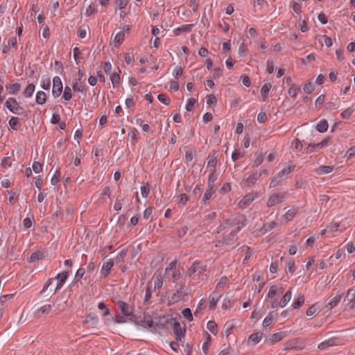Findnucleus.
Wrapping results in <instances>:
<instances>
[{
  "mask_svg": "<svg viewBox=\"0 0 355 355\" xmlns=\"http://www.w3.org/2000/svg\"><path fill=\"white\" fill-rule=\"evenodd\" d=\"M246 217L243 215H236L235 217L225 220L227 227L236 226L235 230L240 231L245 225Z\"/></svg>",
  "mask_w": 355,
  "mask_h": 355,
  "instance_id": "f257e3e1",
  "label": "nucleus"
},
{
  "mask_svg": "<svg viewBox=\"0 0 355 355\" xmlns=\"http://www.w3.org/2000/svg\"><path fill=\"white\" fill-rule=\"evenodd\" d=\"M169 322L172 326L176 340L181 342L182 338H184L185 335V328L182 327L180 324L178 322H176L175 319H171Z\"/></svg>",
  "mask_w": 355,
  "mask_h": 355,
  "instance_id": "f03ea898",
  "label": "nucleus"
},
{
  "mask_svg": "<svg viewBox=\"0 0 355 355\" xmlns=\"http://www.w3.org/2000/svg\"><path fill=\"white\" fill-rule=\"evenodd\" d=\"M5 106L15 114H20L23 110L15 98H9L6 101Z\"/></svg>",
  "mask_w": 355,
  "mask_h": 355,
  "instance_id": "7ed1b4c3",
  "label": "nucleus"
},
{
  "mask_svg": "<svg viewBox=\"0 0 355 355\" xmlns=\"http://www.w3.org/2000/svg\"><path fill=\"white\" fill-rule=\"evenodd\" d=\"M207 270V266L203 265L201 262L195 261L188 270V274L191 276L193 274L198 272V275H202Z\"/></svg>",
  "mask_w": 355,
  "mask_h": 355,
  "instance_id": "20e7f679",
  "label": "nucleus"
},
{
  "mask_svg": "<svg viewBox=\"0 0 355 355\" xmlns=\"http://www.w3.org/2000/svg\"><path fill=\"white\" fill-rule=\"evenodd\" d=\"M62 83L58 76H55L53 79L52 94L55 98L60 96L62 92Z\"/></svg>",
  "mask_w": 355,
  "mask_h": 355,
  "instance_id": "39448f33",
  "label": "nucleus"
},
{
  "mask_svg": "<svg viewBox=\"0 0 355 355\" xmlns=\"http://www.w3.org/2000/svg\"><path fill=\"white\" fill-rule=\"evenodd\" d=\"M116 304L121 309V312L123 316H132L133 315V308L129 306L123 301L118 300Z\"/></svg>",
  "mask_w": 355,
  "mask_h": 355,
  "instance_id": "423d86ee",
  "label": "nucleus"
},
{
  "mask_svg": "<svg viewBox=\"0 0 355 355\" xmlns=\"http://www.w3.org/2000/svg\"><path fill=\"white\" fill-rule=\"evenodd\" d=\"M68 275H69V272L64 271V272H62L58 274L55 277L54 279H57L58 282H57L56 287L51 289L53 293H55V291L59 290L62 287L63 284H64L65 281L67 280V279L68 277Z\"/></svg>",
  "mask_w": 355,
  "mask_h": 355,
  "instance_id": "0eeeda50",
  "label": "nucleus"
},
{
  "mask_svg": "<svg viewBox=\"0 0 355 355\" xmlns=\"http://www.w3.org/2000/svg\"><path fill=\"white\" fill-rule=\"evenodd\" d=\"M285 198V193H278V194H272L268 198L267 202V206L268 207H271L281 203Z\"/></svg>",
  "mask_w": 355,
  "mask_h": 355,
  "instance_id": "6e6552de",
  "label": "nucleus"
},
{
  "mask_svg": "<svg viewBox=\"0 0 355 355\" xmlns=\"http://www.w3.org/2000/svg\"><path fill=\"white\" fill-rule=\"evenodd\" d=\"M17 40L15 37H10L7 42L4 40L1 46L2 53H8L10 49L17 47Z\"/></svg>",
  "mask_w": 355,
  "mask_h": 355,
  "instance_id": "1a4fd4ad",
  "label": "nucleus"
},
{
  "mask_svg": "<svg viewBox=\"0 0 355 355\" xmlns=\"http://www.w3.org/2000/svg\"><path fill=\"white\" fill-rule=\"evenodd\" d=\"M340 343V339L338 338H331L326 341H324L318 345V349L324 350L329 347L338 345Z\"/></svg>",
  "mask_w": 355,
  "mask_h": 355,
  "instance_id": "9d476101",
  "label": "nucleus"
},
{
  "mask_svg": "<svg viewBox=\"0 0 355 355\" xmlns=\"http://www.w3.org/2000/svg\"><path fill=\"white\" fill-rule=\"evenodd\" d=\"M153 279L154 280V290L160 288L163 284V275L162 271L158 270L153 275Z\"/></svg>",
  "mask_w": 355,
  "mask_h": 355,
  "instance_id": "9b49d317",
  "label": "nucleus"
},
{
  "mask_svg": "<svg viewBox=\"0 0 355 355\" xmlns=\"http://www.w3.org/2000/svg\"><path fill=\"white\" fill-rule=\"evenodd\" d=\"M254 196L252 194H248L245 196L243 199L239 202V205L241 209H245L252 201Z\"/></svg>",
  "mask_w": 355,
  "mask_h": 355,
  "instance_id": "f8f14e48",
  "label": "nucleus"
},
{
  "mask_svg": "<svg viewBox=\"0 0 355 355\" xmlns=\"http://www.w3.org/2000/svg\"><path fill=\"white\" fill-rule=\"evenodd\" d=\"M54 171V175L51 178V182L53 185H55L60 181V172L58 166L55 167V165L51 168L50 173Z\"/></svg>",
  "mask_w": 355,
  "mask_h": 355,
  "instance_id": "ddd939ff",
  "label": "nucleus"
},
{
  "mask_svg": "<svg viewBox=\"0 0 355 355\" xmlns=\"http://www.w3.org/2000/svg\"><path fill=\"white\" fill-rule=\"evenodd\" d=\"M114 265V261L111 259H110L109 261L105 262L103 265V267H102V270H101V274L104 276V277H106L108 274H109V272L110 271L111 268H112Z\"/></svg>",
  "mask_w": 355,
  "mask_h": 355,
  "instance_id": "4468645a",
  "label": "nucleus"
},
{
  "mask_svg": "<svg viewBox=\"0 0 355 355\" xmlns=\"http://www.w3.org/2000/svg\"><path fill=\"white\" fill-rule=\"evenodd\" d=\"M260 176L261 173L259 174L257 171H254L246 178L245 181L248 186L254 185Z\"/></svg>",
  "mask_w": 355,
  "mask_h": 355,
  "instance_id": "2eb2a0df",
  "label": "nucleus"
},
{
  "mask_svg": "<svg viewBox=\"0 0 355 355\" xmlns=\"http://www.w3.org/2000/svg\"><path fill=\"white\" fill-rule=\"evenodd\" d=\"M343 296L342 293H338L336 296H335L333 299L330 300V302L326 306L329 309H331L334 306H336L338 302L340 301Z\"/></svg>",
  "mask_w": 355,
  "mask_h": 355,
  "instance_id": "dca6fc26",
  "label": "nucleus"
},
{
  "mask_svg": "<svg viewBox=\"0 0 355 355\" xmlns=\"http://www.w3.org/2000/svg\"><path fill=\"white\" fill-rule=\"evenodd\" d=\"M346 297L347 300L351 303L350 309L355 308V290L354 288L349 289Z\"/></svg>",
  "mask_w": 355,
  "mask_h": 355,
  "instance_id": "f3484780",
  "label": "nucleus"
},
{
  "mask_svg": "<svg viewBox=\"0 0 355 355\" xmlns=\"http://www.w3.org/2000/svg\"><path fill=\"white\" fill-rule=\"evenodd\" d=\"M98 321V317L93 314V313H89V315H87L85 320H84V323L85 324H89L90 323L92 326V327H94L95 325L97 324Z\"/></svg>",
  "mask_w": 355,
  "mask_h": 355,
  "instance_id": "a211bd4d",
  "label": "nucleus"
},
{
  "mask_svg": "<svg viewBox=\"0 0 355 355\" xmlns=\"http://www.w3.org/2000/svg\"><path fill=\"white\" fill-rule=\"evenodd\" d=\"M292 297V293L291 290H288L285 295L283 296V297L281 299V300L279 302V306L281 307H284L286 304L291 300Z\"/></svg>",
  "mask_w": 355,
  "mask_h": 355,
  "instance_id": "6ab92c4d",
  "label": "nucleus"
},
{
  "mask_svg": "<svg viewBox=\"0 0 355 355\" xmlns=\"http://www.w3.org/2000/svg\"><path fill=\"white\" fill-rule=\"evenodd\" d=\"M272 87V85L270 83H265L261 89V95L263 101H266L267 98L268 94Z\"/></svg>",
  "mask_w": 355,
  "mask_h": 355,
  "instance_id": "aec40b11",
  "label": "nucleus"
},
{
  "mask_svg": "<svg viewBox=\"0 0 355 355\" xmlns=\"http://www.w3.org/2000/svg\"><path fill=\"white\" fill-rule=\"evenodd\" d=\"M176 291L178 292V295H177V298H175L173 297L174 302L179 301L180 299H182L184 295H185V294H186L185 285L184 284L180 285L179 287L177 288Z\"/></svg>",
  "mask_w": 355,
  "mask_h": 355,
  "instance_id": "412c9836",
  "label": "nucleus"
},
{
  "mask_svg": "<svg viewBox=\"0 0 355 355\" xmlns=\"http://www.w3.org/2000/svg\"><path fill=\"white\" fill-rule=\"evenodd\" d=\"M334 169V166H320L317 169H315V172L320 175L322 173H329L331 171H333Z\"/></svg>",
  "mask_w": 355,
  "mask_h": 355,
  "instance_id": "4be33fe9",
  "label": "nucleus"
},
{
  "mask_svg": "<svg viewBox=\"0 0 355 355\" xmlns=\"http://www.w3.org/2000/svg\"><path fill=\"white\" fill-rule=\"evenodd\" d=\"M46 95L44 92L40 91L36 95V103L39 105H43L46 103Z\"/></svg>",
  "mask_w": 355,
  "mask_h": 355,
  "instance_id": "5701e85b",
  "label": "nucleus"
},
{
  "mask_svg": "<svg viewBox=\"0 0 355 355\" xmlns=\"http://www.w3.org/2000/svg\"><path fill=\"white\" fill-rule=\"evenodd\" d=\"M21 88V85L19 83L10 84L6 86V89L10 94H17Z\"/></svg>",
  "mask_w": 355,
  "mask_h": 355,
  "instance_id": "b1692460",
  "label": "nucleus"
},
{
  "mask_svg": "<svg viewBox=\"0 0 355 355\" xmlns=\"http://www.w3.org/2000/svg\"><path fill=\"white\" fill-rule=\"evenodd\" d=\"M117 69L118 71L114 72L110 76V80L114 87H115L116 84H119L120 80L119 73L121 72V70L119 68H118Z\"/></svg>",
  "mask_w": 355,
  "mask_h": 355,
  "instance_id": "393cba45",
  "label": "nucleus"
},
{
  "mask_svg": "<svg viewBox=\"0 0 355 355\" xmlns=\"http://www.w3.org/2000/svg\"><path fill=\"white\" fill-rule=\"evenodd\" d=\"M178 262L177 261H173L171 262L168 266L165 269V275L166 277L168 278L170 275V272L175 270L177 268Z\"/></svg>",
  "mask_w": 355,
  "mask_h": 355,
  "instance_id": "a878e982",
  "label": "nucleus"
},
{
  "mask_svg": "<svg viewBox=\"0 0 355 355\" xmlns=\"http://www.w3.org/2000/svg\"><path fill=\"white\" fill-rule=\"evenodd\" d=\"M262 333H254L250 336L248 342H253L254 344L259 343L262 338Z\"/></svg>",
  "mask_w": 355,
  "mask_h": 355,
  "instance_id": "bb28decb",
  "label": "nucleus"
},
{
  "mask_svg": "<svg viewBox=\"0 0 355 355\" xmlns=\"http://www.w3.org/2000/svg\"><path fill=\"white\" fill-rule=\"evenodd\" d=\"M328 126V122L322 120L317 125L316 129L320 132H324L327 130Z\"/></svg>",
  "mask_w": 355,
  "mask_h": 355,
  "instance_id": "cd10ccee",
  "label": "nucleus"
},
{
  "mask_svg": "<svg viewBox=\"0 0 355 355\" xmlns=\"http://www.w3.org/2000/svg\"><path fill=\"white\" fill-rule=\"evenodd\" d=\"M35 90V85L33 84V83H31L29 85H28V86L26 87V88L24 90V95L26 98H30L33 92Z\"/></svg>",
  "mask_w": 355,
  "mask_h": 355,
  "instance_id": "c85d7f7f",
  "label": "nucleus"
},
{
  "mask_svg": "<svg viewBox=\"0 0 355 355\" xmlns=\"http://www.w3.org/2000/svg\"><path fill=\"white\" fill-rule=\"evenodd\" d=\"M182 277L181 272L179 270H174L172 272L171 277H168V280L173 283H176Z\"/></svg>",
  "mask_w": 355,
  "mask_h": 355,
  "instance_id": "c756f323",
  "label": "nucleus"
},
{
  "mask_svg": "<svg viewBox=\"0 0 355 355\" xmlns=\"http://www.w3.org/2000/svg\"><path fill=\"white\" fill-rule=\"evenodd\" d=\"M297 214V209L295 208H293L291 209H289L286 213L284 215V218L286 219V221L291 220Z\"/></svg>",
  "mask_w": 355,
  "mask_h": 355,
  "instance_id": "7c9ffc66",
  "label": "nucleus"
},
{
  "mask_svg": "<svg viewBox=\"0 0 355 355\" xmlns=\"http://www.w3.org/2000/svg\"><path fill=\"white\" fill-rule=\"evenodd\" d=\"M284 337V334L283 332L274 334L272 336V339L268 340L270 344H273L276 342L281 340Z\"/></svg>",
  "mask_w": 355,
  "mask_h": 355,
  "instance_id": "2f4dec72",
  "label": "nucleus"
},
{
  "mask_svg": "<svg viewBox=\"0 0 355 355\" xmlns=\"http://www.w3.org/2000/svg\"><path fill=\"white\" fill-rule=\"evenodd\" d=\"M277 226V223L272 221L268 223H266L263 225L261 230L264 231V232L270 231L272 230L274 227Z\"/></svg>",
  "mask_w": 355,
  "mask_h": 355,
  "instance_id": "473e14b6",
  "label": "nucleus"
},
{
  "mask_svg": "<svg viewBox=\"0 0 355 355\" xmlns=\"http://www.w3.org/2000/svg\"><path fill=\"white\" fill-rule=\"evenodd\" d=\"M239 231L232 230L227 236L225 238V242L230 243L235 240V236Z\"/></svg>",
  "mask_w": 355,
  "mask_h": 355,
  "instance_id": "72a5a7b5",
  "label": "nucleus"
},
{
  "mask_svg": "<svg viewBox=\"0 0 355 355\" xmlns=\"http://www.w3.org/2000/svg\"><path fill=\"white\" fill-rule=\"evenodd\" d=\"M182 315L184 317L187 319L189 321H192L193 318L191 313V311L189 308H185L182 311Z\"/></svg>",
  "mask_w": 355,
  "mask_h": 355,
  "instance_id": "f704fd0d",
  "label": "nucleus"
},
{
  "mask_svg": "<svg viewBox=\"0 0 355 355\" xmlns=\"http://www.w3.org/2000/svg\"><path fill=\"white\" fill-rule=\"evenodd\" d=\"M294 167V166H288V167H285L282 171H280L277 175L282 178L284 175L291 173L293 171Z\"/></svg>",
  "mask_w": 355,
  "mask_h": 355,
  "instance_id": "c9c22d12",
  "label": "nucleus"
},
{
  "mask_svg": "<svg viewBox=\"0 0 355 355\" xmlns=\"http://www.w3.org/2000/svg\"><path fill=\"white\" fill-rule=\"evenodd\" d=\"M304 302V295H300L293 305V309H298L303 304Z\"/></svg>",
  "mask_w": 355,
  "mask_h": 355,
  "instance_id": "e433bc0d",
  "label": "nucleus"
},
{
  "mask_svg": "<svg viewBox=\"0 0 355 355\" xmlns=\"http://www.w3.org/2000/svg\"><path fill=\"white\" fill-rule=\"evenodd\" d=\"M207 329L214 334L217 333V324L214 321L207 322Z\"/></svg>",
  "mask_w": 355,
  "mask_h": 355,
  "instance_id": "4c0bfd02",
  "label": "nucleus"
},
{
  "mask_svg": "<svg viewBox=\"0 0 355 355\" xmlns=\"http://www.w3.org/2000/svg\"><path fill=\"white\" fill-rule=\"evenodd\" d=\"M79 81L77 80H75L73 83V89L75 92H84L85 89L84 87L78 83Z\"/></svg>",
  "mask_w": 355,
  "mask_h": 355,
  "instance_id": "58836bf2",
  "label": "nucleus"
},
{
  "mask_svg": "<svg viewBox=\"0 0 355 355\" xmlns=\"http://www.w3.org/2000/svg\"><path fill=\"white\" fill-rule=\"evenodd\" d=\"M63 98L65 101H69L72 98L71 89L69 86H66L64 88Z\"/></svg>",
  "mask_w": 355,
  "mask_h": 355,
  "instance_id": "ea45409f",
  "label": "nucleus"
},
{
  "mask_svg": "<svg viewBox=\"0 0 355 355\" xmlns=\"http://www.w3.org/2000/svg\"><path fill=\"white\" fill-rule=\"evenodd\" d=\"M18 123H19V119L17 117H15V116L11 117V119H10V121L8 122L10 127L13 130L17 129V125H18Z\"/></svg>",
  "mask_w": 355,
  "mask_h": 355,
  "instance_id": "a19ab883",
  "label": "nucleus"
},
{
  "mask_svg": "<svg viewBox=\"0 0 355 355\" xmlns=\"http://www.w3.org/2000/svg\"><path fill=\"white\" fill-rule=\"evenodd\" d=\"M159 101L168 105L170 103V98L164 94H159L157 96Z\"/></svg>",
  "mask_w": 355,
  "mask_h": 355,
  "instance_id": "79ce46f5",
  "label": "nucleus"
},
{
  "mask_svg": "<svg viewBox=\"0 0 355 355\" xmlns=\"http://www.w3.org/2000/svg\"><path fill=\"white\" fill-rule=\"evenodd\" d=\"M85 273V269L84 268L80 267V268H78L75 275V280L77 282L79 281L83 277Z\"/></svg>",
  "mask_w": 355,
  "mask_h": 355,
  "instance_id": "37998d69",
  "label": "nucleus"
},
{
  "mask_svg": "<svg viewBox=\"0 0 355 355\" xmlns=\"http://www.w3.org/2000/svg\"><path fill=\"white\" fill-rule=\"evenodd\" d=\"M214 192V190H213V187H211V188H209V189L207 190V191L205 192V193L204 194V196H203L204 202H206L207 200H209L211 198L212 193Z\"/></svg>",
  "mask_w": 355,
  "mask_h": 355,
  "instance_id": "c03bdc74",
  "label": "nucleus"
},
{
  "mask_svg": "<svg viewBox=\"0 0 355 355\" xmlns=\"http://www.w3.org/2000/svg\"><path fill=\"white\" fill-rule=\"evenodd\" d=\"M193 26V24H186L183 25L176 29V31L178 32H189L191 28Z\"/></svg>",
  "mask_w": 355,
  "mask_h": 355,
  "instance_id": "a18cd8bd",
  "label": "nucleus"
},
{
  "mask_svg": "<svg viewBox=\"0 0 355 355\" xmlns=\"http://www.w3.org/2000/svg\"><path fill=\"white\" fill-rule=\"evenodd\" d=\"M125 34L123 33V31H121L116 33L114 37V42L116 43L120 44L124 39Z\"/></svg>",
  "mask_w": 355,
  "mask_h": 355,
  "instance_id": "49530a36",
  "label": "nucleus"
},
{
  "mask_svg": "<svg viewBox=\"0 0 355 355\" xmlns=\"http://www.w3.org/2000/svg\"><path fill=\"white\" fill-rule=\"evenodd\" d=\"M314 90V85L312 83L305 84L304 91L306 94H311Z\"/></svg>",
  "mask_w": 355,
  "mask_h": 355,
  "instance_id": "de8ad7c7",
  "label": "nucleus"
},
{
  "mask_svg": "<svg viewBox=\"0 0 355 355\" xmlns=\"http://www.w3.org/2000/svg\"><path fill=\"white\" fill-rule=\"evenodd\" d=\"M321 38H322L321 42L324 43L325 46H327V47H329L331 46L332 42H331V39L329 37L324 35L321 36Z\"/></svg>",
  "mask_w": 355,
  "mask_h": 355,
  "instance_id": "09e8293b",
  "label": "nucleus"
},
{
  "mask_svg": "<svg viewBox=\"0 0 355 355\" xmlns=\"http://www.w3.org/2000/svg\"><path fill=\"white\" fill-rule=\"evenodd\" d=\"M328 141H329V139H323L321 142L318 143L317 144H313V145H312V144H309V145L308 148H309V147H311V148H312V149L311 150V151H313V149L315 147H316V146H317V147H322V146H324L327 145V144H328Z\"/></svg>",
  "mask_w": 355,
  "mask_h": 355,
  "instance_id": "8fccbe9b",
  "label": "nucleus"
},
{
  "mask_svg": "<svg viewBox=\"0 0 355 355\" xmlns=\"http://www.w3.org/2000/svg\"><path fill=\"white\" fill-rule=\"evenodd\" d=\"M33 169L36 173H39L42 171V165L39 162H34L33 164Z\"/></svg>",
  "mask_w": 355,
  "mask_h": 355,
  "instance_id": "3c124183",
  "label": "nucleus"
},
{
  "mask_svg": "<svg viewBox=\"0 0 355 355\" xmlns=\"http://www.w3.org/2000/svg\"><path fill=\"white\" fill-rule=\"evenodd\" d=\"M217 180V175L214 171L211 173V174L209 175V180H208V187L209 188H211L213 187L214 182Z\"/></svg>",
  "mask_w": 355,
  "mask_h": 355,
  "instance_id": "603ef678",
  "label": "nucleus"
},
{
  "mask_svg": "<svg viewBox=\"0 0 355 355\" xmlns=\"http://www.w3.org/2000/svg\"><path fill=\"white\" fill-rule=\"evenodd\" d=\"M51 310V305H44L42 306L38 311H41L42 315H47Z\"/></svg>",
  "mask_w": 355,
  "mask_h": 355,
  "instance_id": "864d4df0",
  "label": "nucleus"
},
{
  "mask_svg": "<svg viewBox=\"0 0 355 355\" xmlns=\"http://www.w3.org/2000/svg\"><path fill=\"white\" fill-rule=\"evenodd\" d=\"M318 309V308L316 307V305L313 304L307 309L306 313L308 316H312L317 312Z\"/></svg>",
  "mask_w": 355,
  "mask_h": 355,
  "instance_id": "5fc2aeb1",
  "label": "nucleus"
},
{
  "mask_svg": "<svg viewBox=\"0 0 355 355\" xmlns=\"http://www.w3.org/2000/svg\"><path fill=\"white\" fill-rule=\"evenodd\" d=\"M281 182V178L279 177L278 175H277L272 180V181L270 182V187H277V185L279 184Z\"/></svg>",
  "mask_w": 355,
  "mask_h": 355,
  "instance_id": "6e6d98bb",
  "label": "nucleus"
},
{
  "mask_svg": "<svg viewBox=\"0 0 355 355\" xmlns=\"http://www.w3.org/2000/svg\"><path fill=\"white\" fill-rule=\"evenodd\" d=\"M218 302L217 297H214V296L210 295L209 296V307L210 309H214L215 306H216Z\"/></svg>",
  "mask_w": 355,
  "mask_h": 355,
  "instance_id": "4d7b16f0",
  "label": "nucleus"
},
{
  "mask_svg": "<svg viewBox=\"0 0 355 355\" xmlns=\"http://www.w3.org/2000/svg\"><path fill=\"white\" fill-rule=\"evenodd\" d=\"M196 103V99L193 98H191L188 100L187 104L186 105V109L187 111H191L193 110V105Z\"/></svg>",
  "mask_w": 355,
  "mask_h": 355,
  "instance_id": "13d9d810",
  "label": "nucleus"
},
{
  "mask_svg": "<svg viewBox=\"0 0 355 355\" xmlns=\"http://www.w3.org/2000/svg\"><path fill=\"white\" fill-rule=\"evenodd\" d=\"M352 114V110L351 108H347L341 113V116L343 119H349Z\"/></svg>",
  "mask_w": 355,
  "mask_h": 355,
  "instance_id": "bf43d9fd",
  "label": "nucleus"
},
{
  "mask_svg": "<svg viewBox=\"0 0 355 355\" xmlns=\"http://www.w3.org/2000/svg\"><path fill=\"white\" fill-rule=\"evenodd\" d=\"M267 120V116L266 112H260L257 116V121L261 123H263Z\"/></svg>",
  "mask_w": 355,
  "mask_h": 355,
  "instance_id": "052dcab7",
  "label": "nucleus"
},
{
  "mask_svg": "<svg viewBox=\"0 0 355 355\" xmlns=\"http://www.w3.org/2000/svg\"><path fill=\"white\" fill-rule=\"evenodd\" d=\"M272 313H270L269 315L264 318L263 325L265 327L269 326L272 322Z\"/></svg>",
  "mask_w": 355,
  "mask_h": 355,
  "instance_id": "680f3d73",
  "label": "nucleus"
},
{
  "mask_svg": "<svg viewBox=\"0 0 355 355\" xmlns=\"http://www.w3.org/2000/svg\"><path fill=\"white\" fill-rule=\"evenodd\" d=\"M193 151L190 150H187L185 153V160H186V162H191L193 158Z\"/></svg>",
  "mask_w": 355,
  "mask_h": 355,
  "instance_id": "e2e57ef3",
  "label": "nucleus"
},
{
  "mask_svg": "<svg viewBox=\"0 0 355 355\" xmlns=\"http://www.w3.org/2000/svg\"><path fill=\"white\" fill-rule=\"evenodd\" d=\"M141 196L144 198H146L148 196L149 192H150V189L148 188V184H147V186L141 187Z\"/></svg>",
  "mask_w": 355,
  "mask_h": 355,
  "instance_id": "0e129e2a",
  "label": "nucleus"
},
{
  "mask_svg": "<svg viewBox=\"0 0 355 355\" xmlns=\"http://www.w3.org/2000/svg\"><path fill=\"white\" fill-rule=\"evenodd\" d=\"M217 101L216 98L214 95L211 94L207 96V104L212 105L216 103Z\"/></svg>",
  "mask_w": 355,
  "mask_h": 355,
  "instance_id": "69168bd1",
  "label": "nucleus"
},
{
  "mask_svg": "<svg viewBox=\"0 0 355 355\" xmlns=\"http://www.w3.org/2000/svg\"><path fill=\"white\" fill-rule=\"evenodd\" d=\"M183 72V69L182 67H176L174 70V76L176 79H178L180 76H182Z\"/></svg>",
  "mask_w": 355,
  "mask_h": 355,
  "instance_id": "338daca9",
  "label": "nucleus"
},
{
  "mask_svg": "<svg viewBox=\"0 0 355 355\" xmlns=\"http://www.w3.org/2000/svg\"><path fill=\"white\" fill-rule=\"evenodd\" d=\"M291 7L295 12L299 13L301 12V6L298 3L292 2Z\"/></svg>",
  "mask_w": 355,
  "mask_h": 355,
  "instance_id": "774afa93",
  "label": "nucleus"
}]
</instances>
